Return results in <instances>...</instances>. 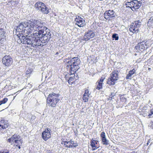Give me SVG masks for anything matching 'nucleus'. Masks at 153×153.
Instances as JSON below:
<instances>
[{
  "label": "nucleus",
  "mask_w": 153,
  "mask_h": 153,
  "mask_svg": "<svg viewBox=\"0 0 153 153\" xmlns=\"http://www.w3.org/2000/svg\"><path fill=\"white\" fill-rule=\"evenodd\" d=\"M153 23V16H151L149 19L147 24L148 25L151 26L152 25Z\"/></svg>",
  "instance_id": "nucleus-24"
},
{
  "label": "nucleus",
  "mask_w": 153,
  "mask_h": 153,
  "mask_svg": "<svg viewBox=\"0 0 153 153\" xmlns=\"http://www.w3.org/2000/svg\"><path fill=\"white\" fill-rule=\"evenodd\" d=\"M68 63H71L72 64L79 65L80 63V60L78 57H74L70 61H69Z\"/></svg>",
  "instance_id": "nucleus-18"
},
{
  "label": "nucleus",
  "mask_w": 153,
  "mask_h": 153,
  "mask_svg": "<svg viewBox=\"0 0 153 153\" xmlns=\"http://www.w3.org/2000/svg\"><path fill=\"white\" fill-rule=\"evenodd\" d=\"M51 131L50 128L45 129V131H43L42 134V137L43 139L46 141L51 137L50 131Z\"/></svg>",
  "instance_id": "nucleus-12"
},
{
  "label": "nucleus",
  "mask_w": 153,
  "mask_h": 153,
  "mask_svg": "<svg viewBox=\"0 0 153 153\" xmlns=\"http://www.w3.org/2000/svg\"><path fill=\"white\" fill-rule=\"evenodd\" d=\"M124 95H122L120 96V100L123 102L126 100V97H124Z\"/></svg>",
  "instance_id": "nucleus-30"
},
{
  "label": "nucleus",
  "mask_w": 153,
  "mask_h": 153,
  "mask_svg": "<svg viewBox=\"0 0 153 153\" xmlns=\"http://www.w3.org/2000/svg\"><path fill=\"white\" fill-rule=\"evenodd\" d=\"M151 127H152V128H153V122H152V124H151Z\"/></svg>",
  "instance_id": "nucleus-39"
},
{
  "label": "nucleus",
  "mask_w": 153,
  "mask_h": 153,
  "mask_svg": "<svg viewBox=\"0 0 153 153\" xmlns=\"http://www.w3.org/2000/svg\"><path fill=\"white\" fill-rule=\"evenodd\" d=\"M89 96L86 94H83V100L85 102L88 101V97Z\"/></svg>",
  "instance_id": "nucleus-25"
},
{
  "label": "nucleus",
  "mask_w": 153,
  "mask_h": 153,
  "mask_svg": "<svg viewBox=\"0 0 153 153\" xmlns=\"http://www.w3.org/2000/svg\"><path fill=\"white\" fill-rule=\"evenodd\" d=\"M153 114V108L152 109L150 112V113L149 114V115H148V116L150 118L151 117V116Z\"/></svg>",
  "instance_id": "nucleus-36"
},
{
  "label": "nucleus",
  "mask_w": 153,
  "mask_h": 153,
  "mask_svg": "<svg viewBox=\"0 0 153 153\" xmlns=\"http://www.w3.org/2000/svg\"><path fill=\"white\" fill-rule=\"evenodd\" d=\"M45 26V23L39 19L33 34L28 36H22L18 40V43L31 45L34 47L43 46V44L48 43L51 38L50 31Z\"/></svg>",
  "instance_id": "nucleus-1"
},
{
  "label": "nucleus",
  "mask_w": 153,
  "mask_h": 153,
  "mask_svg": "<svg viewBox=\"0 0 153 153\" xmlns=\"http://www.w3.org/2000/svg\"><path fill=\"white\" fill-rule=\"evenodd\" d=\"M71 141H65L64 142V145L67 148H72L73 147H75L76 146H77L78 145H71Z\"/></svg>",
  "instance_id": "nucleus-21"
},
{
  "label": "nucleus",
  "mask_w": 153,
  "mask_h": 153,
  "mask_svg": "<svg viewBox=\"0 0 153 153\" xmlns=\"http://www.w3.org/2000/svg\"><path fill=\"white\" fill-rule=\"evenodd\" d=\"M102 84L98 82V84L97 85V87L96 88L97 89L100 90L102 88Z\"/></svg>",
  "instance_id": "nucleus-27"
},
{
  "label": "nucleus",
  "mask_w": 153,
  "mask_h": 153,
  "mask_svg": "<svg viewBox=\"0 0 153 153\" xmlns=\"http://www.w3.org/2000/svg\"><path fill=\"white\" fill-rule=\"evenodd\" d=\"M7 141L11 144H12L14 142L15 143V144H16L22 142V141L21 140V137L19 135L14 134L12 136L11 138L7 140Z\"/></svg>",
  "instance_id": "nucleus-8"
},
{
  "label": "nucleus",
  "mask_w": 153,
  "mask_h": 153,
  "mask_svg": "<svg viewBox=\"0 0 153 153\" xmlns=\"http://www.w3.org/2000/svg\"><path fill=\"white\" fill-rule=\"evenodd\" d=\"M69 61L67 63V65L66 67L68 68H70V67H71V65H72V64L71 63H68Z\"/></svg>",
  "instance_id": "nucleus-35"
},
{
  "label": "nucleus",
  "mask_w": 153,
  "mask_h": 153,
  "mask_svg": "<svg viewBox=\"0 0 153 153\" xmlns=\"http://www.w3.org/2000/svg\"><path fill=\"white\" fill-rule=\"evenodd\" d=\"M79 65L72 64L71 67H70V71H73L74 73L76 72L79 68Z\"/></svg>",
  "instance_id": "nucleus-19"
},
{
  "label": "nucleus",
  "mask_w": 153,
  "mask_h": 153,
  "mask_svg": "<svg viewBox=\"0 0 153 153\" xmlns=\"http://www.w3.org/2000/svg\"><path fill=\"white\" fill-rule=\"evenodd\" d=\"M118 72L117 71H113L111 75V78L108 79L107 83L110 85H114L115 84V82L118 79Z\"/></svg>",
  "instance_id": "nucleus-6"
},
{
  "label": "nucleus",
  "mask_w": 153,
  "mask_h": 153,
  "mask_svg": "<svg viewBox=\"0 0 153 153\" xmlns=\"http://www.w3.org/2000/svg\"><path fill=\"white\" fill-rule=\"evenodd\" d=\"M0 153H10L9 151L7 150H2L0 151Z\"/></svg>",
  "instance_id": "nucleus-33"
},
{
  "label": "nucleus",
  "mask_w": 153,
  "mask_h": 153,
  "mask_svg": "<svg viewBox=\"0 0 153 153\" xmlns=\"http://www.w3.org/2000/svg\"><path fill=\"white\" fill-rule=\"evenodd\" d=\"M141 22L140 20L134 22L130 26L129 31L133 33H137L139 32V28L141 25Z\"/></svg>",
  "instance_id": "nucleus-5"
},
{
  "label": "nucleus",
  "mask_w": 153,
  "mask_h": 153,
  "mask_svg": "<svg viewBox=\"0 0 153 153\" xmlns=\"http://www.w3.org/2000/svg\"><path fill=\"white\" fill-rule=\"evenodd\" d=\"M151 141V140H150V139H149L148 141L147 142V145H148V144H149V143H150Z\"/></svg>",
  "instance_id": "nucleus-38"
},
{
  "label": "nucleus",
  "mask_w": 153,
  "mask_h": 153,
  "mask_svg": "<svg viewBox=\"0 0 153 153\" xmlns=\"http://www.w3.org/2000/svg\"><path fill=\"white\" fill-rule=\"evenodd\" d=\"M5 32L3 29L0 28V43H2L5 38L4 34Z\"/></svg>",
  "instance_id": "nucleus-17"
},
{
  "label": "nucleus",
  "mask_w": 153,
  "mask_h": 153,
  "mask_svg": "<svg viewBox=\"0 0 153 153\" xmlns=\"http://www.w3.org/2000/svg\"><path fill=\"white\" fill-rule=\"evenodd\" d=\"M39 20V19H32L30 20L22 22L19 24V25L16 26V31L19 32L20 34L26 35V36H28L27 35L30 34L31 36V34H33V33L34 32ZM22 37H19L18 40Z\"/></svg>",
  "instance_id": "nucleus-2"
},
{
  "label": "nucleus",
  "mask_w": 153,
  "mask_h": 153,
  "mask_svg": "<svg viewBox=\"0 0 153 153\" xmlns=\"http://www.w3.org/2000/svg\"><path fill=\"white\" fill-rule=\"evenodd\" d=\"M58 54V52H57L56 53V54Z\"/></svg>",
  "instance_id": "nucleus-41"
},
{
  "label": "nucleus",
  "mask_w": 153,
  "mask_h": 153,
  "mask_svg": "<svg viewBox=\"0 0 153 153\" xmlns=\"http://www.w3.org/2000/svg\"><path fill=\"white\" fill-rule=\"evenodd\" d=\"M75 21L76 22L75 24L79 27H81L84 26L85 21L83 18L78 16L75 19Z\"/></svg>",
  "instance_id": "nucleus-15"
},
{
  "label": "nucleus",
  "mask_w": 153,
  "mask_h": 153,
  "mask_svg": "<svg viewBox=\"0 0 153 153\" xmlns=\"http://www.w3.org/2000/svg\"><path fill=\"white\" fill-rule=\"evenodd\" d=\"M84 94H86L90 96V93H89V91L88 89H86L85 91V92Z\"/></svg>",
  "instance_id": "nucleus-32"
},
{
  "label": "nucleus",
  "mask_w": 153,
  "mask_h": 153,
  "mask_svg": "<svg viewBox=\"0 0 153 153\" xmlns=\"http://www.w3.org/2000/svg\"><path fill=\"white\" fill-rule=\"evenodd\" d=\"M116 15V13L113 10H106L104 14V18L107 20H109L114 19Z\"/></svg>",
  "instance_id": "nucleus-7"
},
{
  "label": "nucleus",
  "mask_w": 153,
  "mask_h": 153,
  "mask_svg": "<svg viewBox=\"0 0 153 153\" xmlns=\"http://www.w3.org/2000/svg\"><path fill=\"white\" fill-rule=\"evenodd\" d=\"M9 125L7 121L4 120L3 118H1L0 119V130L6 129L7 128Z\"/></svg>",
  "instance_id": "nucleus-14"
},
{
  "label": "nucleus",
  "mask_w": 153,
  "mask_h": 153,
  "mask_svg": "<svg viewBox=\"0 0 153 153\" xmlns=\"http://www.w3.org/2000/svg\"><path fill=\"white\" fill-rule=\"evenodd\" d=\"M22 142H19V143H18L16 144H15L14 145L16 147H18L19 149H18V150H19V149H20L21 147V146L22 145Z\"/></svg>",
  "instance_id": "nucleus-29"
},
{
  "label": "nucleus",
  "mask_w": 153,
  "mask_h": 153,
  "mask_svg": "<svg viewBox=\"0 0 153 153\" xmlns=\"http://www.w3.org/2000/svg\"><path fill=\"white\" fill-rule=\"evenodd\" d=\"M105 79V77H101V79H100V81L98 82L100 83H103L102 82L104 81V80Z\"/></svg>",
  "instance_id": "nucleus-34"
},
{
  "label": "nucleus",
  "mask_w": 153,
  "mask_h": 153,
  "mask_svg": "<svg viewBox=\"0 0 153 153\" xmlns=\"http://www.w3.org/2000/svg\"><path fill=\"white\" fill-rule=\"evenodd\" d=\"M75 75L73 76V77H70L68 81V83L69 84H72L75 81V79H74Z\"/></svg>",
  "instance_id": "nucleus-23"
},
{
  "label": "nucleus",
  "mask_w": 153,
  "mask_h": 153,
  "mask_svg": "<svg viewBox=\"0 0 153 153\" xmlns=\"http://www.w3.org/2000/svg\"><path fill=\"white\" fill-rule=\"evenodd\" d=\"M35 7L37 10H39L44 14H48L49 11L48 7L45 4L41 2H36L34 5Z\"/></svg>",
  "instance_id": "nucleus-4"
},
{
  "label": "nucleus",
  "mask_w": 153,
  "mask_h": 153,
  "mask_svg": "<svg viewBox=\"0 0 153 153\" xmlns=\"http://www.w3.org/2000/svg\"><path fill=\"white\" fill-rule=\"evenodd\" d=\"M135 70L134 69L130 71L129 73L126 77V79H131V77L135 73Z\"/></svg>",
  "instance_id": "nucleus-20"
},
{
  "label": "nucleus",
  "mask_w": 153,
  "mask_h": 153,
  "mask_svg": "<svg viewBox=\"0 0 153 153\" xmlns=\"http://www.w3.org/2000/svg\"><path fill=\"white\" fill-rule=\"evenodd\" d=\"M33 70L32 69H29L26 71V75H28L30 74V73Z\"/></svg>",
  "instance_id": "nucleus-31"
},
{
  "label": "nucleus",
  "mask_w": 153,
  "mask_h": 153,
  "mask_svg": "<svg viewBox=\"0 0 153 153\" xmlns=\"http://www.w3.org/2000/svg\"><path fill=\"white\" fill-rule=\"evenodd\" d=\"M12 59L9 55H5L3 58L2 61L4 65L6 66L11 65L12 63Z\"/></svg>",
  "instance_id": "nucleus-11"
},
{
  "label": "nucleus",
  "mask_w": 153,
  "mask_h": 153,
  "mask_svg": "<svg viewBox=\"0 0 153 153\" xmlns=\"http://www.w3.org/2000/svg\"><path fill=\"white\" fill-rule=\"evenodd\" d=\"M8 100V99L7 98H4L3 100L0 101V105L2 104H5L6 103Z\"/></svg>",
  "instance_id": "nucleus-28"
},
{
  "label": "nucleus",
  "mask_w": 153,
  "mask_h": 153,
  "mask_svg": "<svg viewBox=\"0 0 153 153\" xmlns=\"http://www.w3.org/2000/svg\"><path fill=\"white\" fill-rule=\"evenodd\" d=\"M142 0H133L129 2L130 5L131 7L136 10L139 8L141 6L142 4Z\"/></svg>",
  "instance_id": "nucleus-9"
},
{
  "label": "nucleus",
  "mask_w": 153,
  "mask_h": 153,
  "mask_svg": "<svg viewBox=\"0 0 153 153\" xmlns=\"http://www.w3.org/2000/svg\"><path fill=\"white\" fill-rule=\"evenodd\" d=\"M112 38L115 40H117L119 39L118 35L117 33H114L112 35Z\"/></svg>",
  "instance_id": "nucleus-26"
},
{
  "label": "nucleus",
  "mask_w": 153,
  "mask_h": 153,
  "mask_svg": "<svg viewBox=\"0 0 153 153\" xmlns=\"http://www.w3.org/2000/svg\"><path fill=\"white\" fill-rule=\"evenodd\" d=\"M101 137L102 143L105 145H107L109 144V141L105 137V134L104 132H102L101 134Z\"/></svg>",
  "instance_id": "nucleus-16"
},
{
  "label": "nucleus",
  "mask_w": 153,
  "mask_h": 153,
  "mask_svg": "<svg viewBox=\"0 0 153 153\" xmlns=\"http://www.w3.org/2000/svg\"><path fill=\"white\" fill-rule=\"evenodd\" d=\"M95 36V33L92 31L90 30L85 32L84 36L85 40L87 41L90 39L94 37Z\"/></svg>",
  "instance_id": "nucleus-13"
},
{
  "label": "nucleus",
  "mask_w": 153,
  "mask_h": 153,
  "mask_svg": "<svg viewBox=\"0 0 153 153\" xmlns=\"http://www.w3.org/2000/svg\"><path fill=\"white\" fill-rule=\"evenodd\" d=\"M147 46V45L146 44V42L143 41L138 43L135 47L134 49L135 51H143L145 48V47Z\"/></svg>",
  "instance_id": "nucleus-10"
},
{
  "label": "nucleus",
  "mask_w": 153,
  "mask_h": 153,
  "mask_svg": "<svg viewBox=\"0 0 153 153\" xmlns=\"http://www.w3.org/2000/svg\"><path fill=\"white\" fill-rule=\"evenodd\" d=\"M150 70H151V68H149V71Z\"/></svg>",
  "instance_id": "nucleus-40"
},
{
  "label": "nucleus",
  "mask_w": 153,
  "mask_h": 153,
  "mask_svg": "<svg viewBox=\"0 0 153 153\" xmlns=\"http://www.w3.org/2000/svg\"><path fill=\"white\" fill-rule=\"evenodd\" d=\"M59 94L52 93L48 95L47 98V102L48 105L52 107H55L56 104L60 100Z\"/></svg>",
  "instance_id": "nucleus-3"
},
{
  "label": "nucleus",
  "mask_w": 153,
  "mask_h": 153,
  "mask_svg": "<svg viewBox=\"0 0 153 153\" xmlns=\"http://www.w3.org/2000/svg\"><path fill=\"white\" fill-rule=\"evenodd\" d=\"M71 144H73V145H75V144H75V143H74V141H72L71 140Z\"/></svg>",
  "instance_id": "nucleus-37"
},
{
  "label": "nucleus",
  "mask_w": 153,
  "mask_h": 153,
  "mask_svg": "<svg viewBox=\"0 0 153 153\" xmlns=\"http://www.w3.org/2000/svg\"><path fill=\"white\" fill-rule=\"evenodd\" d=\"M98 141L96 140H93L92 141L91 146L92 147L93 150H94L97 149L98 147L96 146V144H97Z\"/></svg>",
  "instance_id": "nucleus-22"
}]
</instances>
